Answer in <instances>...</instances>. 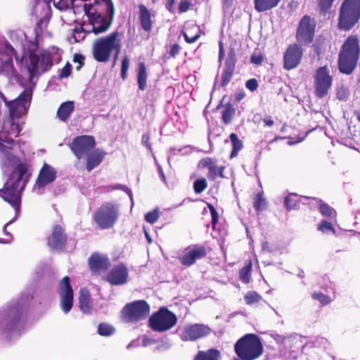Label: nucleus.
Segmentation results:
<instances>
[{
    "label": "nucleus",
    "mask_w": 360,
    "mask_h": 360,
    "mask_svg": "<svg viewBox=\"0 0 360 360\" xmlns=\"http://www.w3.org/2000/svg\"><path fill=\"white\" fill-rule=\"evenodd\" d=\"M32 91L25 89L16 98L7 103V108L11 117L17 118L24 115L30 106Z\"/></svg>",
    "instance_id": "nucleus-12"
},
{
    "label": "nucleus",
    "mask_w": 360,
    "mask_h": 360,
    "mask_svg": "<svg viewBox=\"0 0 360 360\" xmlns=\"http://www.w3.org/2000/svg\"><path fill=\"white\" fill-rule=\"evenodd\" d=\"M200 165L207 167L210 171L212 167H214L217 165V161L214 159L210 158H206L200 160Z\"/></svg>",
    "instance_id": "nucleus-53"
},
{
    "label": "nucleus",
    "mask_w": 360,
    "mask_h": 360,
    "mask_svg": "<svg viewBox=\"0 0 360 360\" xmlns=\"http://www.w3.org/2000/svg\"><path fill=\"white\" fill-rule=\"evenodd\" d=\"M160 216V212L158 209H155L151 212H149L145 214V220L151 224H153L155 223Z\"/></svg>",
    "instance_id": "nucleus-48"
},
{
    "label": "nucleus",
    "mask_w": 360,
    "mask_h": 360,
    "mask_svg": "<svg viewBox=\"0 0 360 360\" xmlns=\"http://www.w3.org/2000/svg\"><path fill=\"white\" fill-rule=\"evenodd\" d=\"M281 0H254L255 9L259 13L277 7Z\"/></svg>",
    "instance_id": "nucleus-32"
},
{
    "label": "nucleus",
    "mask_w": 360,
    "mask_h": 360,
    "mask_svg": "<svg viewBox=\"0 0 360 360\" xmlns=\"http://www.w3.org/2000/svg\"><path fill=\"white\" fill-rule=\"evenodd\" d=\"M360 20V0H343L338 15V27L348 31Z\"/></svg>",
    "instance_id": "nucleus-6"
},
{
    "label": "nucleus",
    "mask_w": 360,
    "mask_h": 360,
    "mask_svg": "<svg viewBox=\"0 0 360 360\" xmlns=\"http://www.w3.org/2000/svg\"><path fill=\"white\" fill-rule=\"evenodd\" d=\"M147 78L148 75L145 63L143 62H140L138 64L137 83L139 89L141 91H144L146 89Z\"/></svg>",
    "instance_id": "nucleus-33"
},
{
    "label": "nucleus",
    "mask_w": 360,
    "mask_h": 360,
    "mask_svg": "<svg viewBox=\"0 0 360 360\" xmlns=\"http://www.w3.org/2000/svg\"><path fill=\"white\" fill-rule=\"evenodd\" d=\"M115 333V328L106 323H101L98 327V333L101 336H110Z\"/></svg>",
    "instance_id": "nucleus-37"
},
{
    "label": "nucleus",
    "mask_w": 360,
    "mask_h": 360,
    "mask_svg": "<svg viewBox=\"0 0 360 360\" xmlns=\"http://www.w3.org/2000/svg\"><path fill=\"white\" fill-rule=\"evenodd\" d=\"M316 23L314 18L304 15L299 22L296 39L299 44L307 45L312 42Z\"/></svg>",
    "instance_id": "nucleus-13"
},
{
    "label": "nucleus",
    "mask_w": 360,
    "mask_h": 360,
    "mask_svg": "<svg viewBox=\"0 0 360 360\" xmlns=\"http://www.w3.org/2000/svg\"><path fill=\"white\" fill-rule=\"evenodd\" d=\"M207 187V181L205 179H197L194 181L193 188L196 193H202Z\"/></svg>",
    "instance_id": "nucleus-52"
},
{
    "label": "nucleus",
    "mask_w": 360,
    "mask_h": 360,
    "mask_svg": "<svg viewBox=\"0 0 360 360\" xmlns=\"http://www.w3.org/2000/svg\"><path fill=\"white\" fill-rule=\"evenodd\" d=\"M129 270L124 263L114 265L105 277V280L112 285H122L127 282Z\"/></svg>",
    "instance_id": "nucleus-18"
},
{
    "label": "nucleus",
    "mask_w": 360,
    "mask_h": 360,
    "mask_svg": "<svg viewBox=\"0 0 360 360\" xmlns=\"http://www.w3.org/2000/svg\"><path fill=\"white\" fill-rule=\"evenodd\" d=\"M234 114L235 109L231 105L226 106L222 112V120L226 124H229Z\"/></svg>",
    "instance_id": "nucleus-41"
},
{
    "label": "nucleus",
    "mask_w": 360,
    "mask_h": 360,
    "mask_svg": "<svg viewBox=\"0 0 360 360\" xmlns=\"http://www.w3.org/2000/svg\"><path fill=\"white\" fill-rule=\"evenodd\" d=\"M56 176V169L51 165L45 162L39 172L35 186L39 188H44L48 184L53 182Z\"/></svg>",
    "instance_id": "nucleus-22"
},
{
    "label": "nucleus",
    "mask_w": 360,
    "mask_h": 360,
    "mask_svg": "<svg viewBox=\"0 0 360 360\" xmlns=\"http://www.w3.org/2000/svg\"><path fill=\"white\" fill-rule=\"evenodd\" d=\"M211 216H212V224L213 226H214L216 225V224L217 223L218 218H219L218 213H217V210L211 212Z\"/></svg>",
    "instance_id": "nucleus-63"
},
{
    "label": "nucleus",
    "mask_w": 360,
    "mask_h": 360,
    "mask_svg": "<svg viewBox=\"0 0 360 360\" xmlns=\"http://www.w3.org/2000/svg\"><path fill=\"white\" fill-rule=\"evenodd\" d=\"M177 321L176 315L166 307H161L149 318L150 328L157 332H164L172 328Z\"/></svg>",
    "instance_id": "nucleus-10"
},
{
    "label": "nucleus",
    "mask_w": 360,
    "mask_h": 360,
    "mask_svg": "<svg viewBox=\"0 0 360 360\" xmlns=\"http://www.w3.org/2000/svg\"><path fill=\"white\" fill-rule=\"evenodd\" d=\"M236 63V54L233 50H231L227 58L226 59L224 70L221 76L222 86H226L231 81L235 70Z\"/></svg>",
    "instance_id": "nucleus-25"
},
{
    "label": "nucleus",
    "mask_w": 360,
    "mask_h": 360,
    "mask_svg": "<svg viewBox=\"0 0 360 360\" xmlns=\"http://www.w3.org/2000/svg\"><path fill=\"white\" fill-rule=\"evenodd\" d=\"M230 141L231 142V144H232V151H231V158H234L236 157L238 152L243 148V142L242 141H240L237 135L234 133H231L230 134Z\"/></svg>",
    "instance_id": "nucleus-36"
},
{
    "label": "nucleus",
    "mask_w": 360,
    "mask_h": 360,
    "mask_svg": "<svg viewBox=\"0 0 360 360\" xmlns=\"http://www.w3.org/2000/svg\"><path fill=\"white\" fill-rule=\"evenodd\" d=\"M139 9V20L141 27L144 31L150 32L153 29V20L152 18L154 17V15L143 4H140Z\"/></svg>",
    "instance_id": "nucleus-26"
},
{
    "label": "nucleus",
    "mask_w": 360,
    "mask_h": 360,
    "mask_svg": "<svg viewBox=\"0 0 360 360\" xmlns=\"http://www.w3.org/2000/svg\"><path fill=\"white\" fill-rule=\"evenodd\" d=\"M311 297L315 300H318L323 306H326L333 301V298L331 297L324 295L321 292H313L311 294Z\"/></svg>",
    "instance_id": "nucleus-38"
},
{
    "label": "nucleus",
    "mask_w": 360,
    "mask_h": 360,
    "mask_svg": "<svg viewBox=\"0 0 360 360\" xmlns=\"http://www.w3.org/2000/svg\"><path fill=\"white\" fill-rule=\"evenodd\" d=\"M129 68V58L125 56L123 57V59L122 60V65H121V78L123 80H125L127 77V71Z\"/></svg>",
    "instance_id": "nucleus-51"
},
{
    "label": "nucleus",
    "mask_w": 360,
    "mask_h": 360,
    "mask_svg": "<svg viewBox=\"0 0 360 360\" xmlns=\"http://www.w3.org/2000/svg\"><path fill=\"white\" fill-rule=\"evenodd\" d=\"M53 1V6L60 11H66L68 9H74V5L76 1H79L83 5V0H50Z\"/></svg>",
    "instance_id": "nucleus-35"
},
{
    "label": "nucleus",
    "mask_w": 360,
    "mask_h": 360,
    "mask_svg": "<svg viewBox=\"0 0 360 360\" xmlns=\"http://www.w3.org/2000/svg\"><path fill=\"white\" fill-rule=\"evenodd\" d=\"M89 266L90 270L94 274H100L101 271H105L109 265L110 261L107 257L99 255L98 253L92 254L89 259Z\"/></svg>",
    "instance_id": "nucleus-24"
},
{
    "label": "nucleus",
    "mask_w": 360,
    "mask_h": 360,
    "mask_svg": "<svg viewBox=\"0 0 360 360\" xmlns=\"http://www.w3.org/2000/svg\"><path fill=\"white\" fill-rule=\"evenodd\" d=\"M96 146L94 136L89 135H81L75 137L70 144V148L78 160L88 155Z\"/></svg>",
    "instance_id": "nucleus-14"
},
{
    "label": "nucleus",
    "mask_w": 360,
    "mask_h": 360,
    "mask_svg": "<svg viewBox=\"0 0 360 360\" xmlns=\"http://www.w3.org/2000/svg\"><path fill=\"white\" fill-rule=\"evenodd\" d=\"M223 167H218L217 165L212 167V169L209 171L208 177L212 180H214L217 177H223Z\"/></svg>",
    "instance_id": "nucleus-47"
},
{
    "label": "nucleus",
    "mask_w": 360,
    "mask_h": 360,
    "mask_svg": "<svg viewBox=\"0 0 360 360\" xmlns=\"http://www.w3.org/2000/svg\"><path fill=\"white\" fill-rule=\"evenodd\" d=\"M210 328L202 324H194L184 327L183 338L184 340H195L209 335Z\"/></svg>",
    "instance_id": "nucleus-23"
},
{
    "label": "nucleus",
    "mask_w": 360,
    "mask_h": 360,
    "mask_svg": "<svg viewBox=\"0 0 360 360\" xmlns=\"http://www.w3.org/2000/svg\"><path fill=\"white\" fill-rule=\"evenodd\" d=\"M74 109L73 101H65L59 106L57 110V116L60 120L65 122L70 117Z\"/></svg>",
    "instance_id": "nucleus-31"
},
{
    "label": "nucleus",
    "mask_w": 360,
    "mask_h": 360,
    "mask_svg": "<svg viewBox=\"0 0 360 360\" xmlns=\"http://www.w3.org/2000/svg\"><path fill=\"white\" fill-rule=\"evenodd\" d=\"M250 270L251 265L249 264L248 266H245L242 268L240 271V278L245 283H248L250 281Z\"/></svg>",
    "instance_id": "nucleus-50"
},
{
    "label": "nucleus",
    "mask_w": 360,
    "mask_h": 360,
    "mask_svg": "<svg viewBox=\"0 0 360 360\" xmlns=\"http://www.w3.org/2000/svg\"><path fill=\"white\" fill-rule=\"evenodd\" d=\"M235 352L243 360H255L263 352V347L259 338L254 334H247L235 345Z\"/></svg>",
    "instance_id": "nucleus-5"
},
{
    "label": "nucleus",
    "mask_w": 360,
    "mask_h": 360,
    "mask_svg": "<svg viewBox=\"0 0 360 360\" xmlns=\"http://www.w3.org/2000/svg\"><path fill=\"white\" fill-rule=\"evenodd\" d=\"M119 218V206L112 202H105L94 212L93 219L101 229L114 227Z\"/></svg>",
    "instance_id": "nucleus-7"
},
{
    "label": "nucleus",
    "mask_w": 360,
    "mask_h": 360,
    "mask_svg": "<svg viewBox=\"0 0 360 360\" xmlns=\"http://www.w3.org/2000/svg\"><path fill=\"white\" fill-rule=\"evenodd\" d=\"M31 175L28 165L20 163L14 168L4 188L0 190V196L13 207L16 215L20 210L22 192Z\"/></svg>",
    "instance_id": "nucleus-2"
},
{
    "label": "nucleus",
    "mask_w": 360,
    "mask_h": 360,
    "mask_svg": "<svg viewBox=\"0 0 360 360\" xmlns=\"http://www.w3.org/2000/svg\"><path fill=\"white\" fill-rule=\"evenodd\" d=\"M53 65L52 56L49 51H43L39 56L35 51H29L26 59L29 80H32L39 74V69L41 72L44 73L49 71Z\"/></svg>",
    "instance_id": "nucleus-8"
},
{
    "label": "nucleus",
    "mask_w": 360,
    "mask_h": 360,
    "mask_svg": "<svg viewBox=\"0 0 360 360\" xmlns=\"http://www.w3.org/2000/svg\"><path fill=\"white\" fill-rule=\"evenodd\" d=\"M0 75H4L9 79L16 78L18 72L14 67L11 56H7L6 59L0 60Z\"/></svg>",
    "instance_id": "nucleus-28"
},
{
    "label": "nucleus",
    "mask_w": 360,
    "mask_h": 360,
    "mask_svg": "<svg viewBox=\"0 0 360 360\" xmlns=\"http://www.w3.org/2000/svg\"><path fill=\"white\" fill-rule=\"evenodd\" d=\"M333 77L327 66L318 68L314 75V92L317 97L323 98L332 86Z\"/></svg>",
    "instance_id": "nucleus-11"
},
{
    "label": "nucleus",
    "mask_w": 360,
    "mask_h": 360,
    "mask_svg": "<svg viewBox=\"0 0 360 360\" xmlns=\"http://www.w3.org/2000/svg\"><path fill=\"white\" fill-rule=\"evenodd\" d=\"M245 86L250 91H253L258 87V82L256 79H250L246 82Z\"/></svg>",
    "instance_id": "nucleus-56"
},
{
    "label": "nucleus",
    "mask_w": 360,
    "mask_h": 360,
    "mask_svg": "<svg viewBox=\"0 0 360 360\" xmlns=\"http://www.w3.org/2000/svg\"><path fill=\"white\" fill-rule=\"evenodd\" d=\"M359 55V39L351 35L342 46L339 53L338 68L342 73L349 75L354 70Z\"/></svg>",
    "instance_id": "nucleus-4"
},
{
    "label": "nucleus",
    "mask_w": 360,
    "mask_h": 360,
    "mask_svg": "<svg viewBox=\"0 0 360 360\" xmlns=\"http://www.w3.org/2000/svg\"><path fill=\"white\" fill-rule=\"evenodd\" d=\"M68 234L65 229L60 224L52 226L51 233L47 238V245L51 250H63L67 245Z\"/></svg>",
    "instance_id": "nucleus-17"
},
{
    "label": "nucleus",
    "mask_w": 360,
    "mask_h": 360,
    "mask_svg": "<svg viewBox=\"0 0 360 360\" xmlns=\"http://www.w3.org/2000/svg\"><path fill=\"white\" fill-rule=\"evenodd\" d=\"M262 299L261 296L256 292L250 291L245 296V300L246 304H252L259 302Z\"/></svg>",
    "instance_id": "nucleus-46"
},
{
    "label": "nucleus",
    "mask_w": 360,
    "mask_h": 360,
    "mask_svg": "<svg viewBox=\"0 0 360 360\" xmlns=\"http://www.w3.org/2000/svg\"><path fill=\"white\" fill-rule=\"evenodd\" d=\"M51 1L36 0V4L32 9V14L35 16L39 27L47 24L52 16Z\"/></svg>",
    "instance_id": "nucleus-19"
},
{
    "label": "nucleus",
    "mask_w": 360,
    "mask_h": 360,
    "mask_svg": "<svg viewBox=\"0 0 360 360\" xmlns=\"http://www.w3.org/2000/svg\"><path fill=\"white\" fill-rule=\"evenodd\" d=\"M4 46L5 49L11 53V55L16 51L15 49L8 41L5 43Z\"/></svg>",
    "instance_id": "nucleus-64"
},
{
    "label": "nucleus",
    "mask_w": 360,
    "mask_h": 360,
    "mask_svg": "<svg viewBox=\"0 0 360 360\" xmlns=\"http://www.w3.org/2000/svg\"><path fill=\"white\" fill-rule=\"evenodd\" d=\"M122 37V33L114 31L106 36L96 39L92 45L94 58L99 63H107L114 52L116 59L121 51Z\"/></svg>",
    "instance_id": "nucleus-3"
},
{
    "label": "nucleus",
    "mask_w": 360,
    "mask_h": 360,
    "mask_svg": "<svg viewBox=\"0 0 360 360\" xmlns=\"http://www.w3.org/2000/svg\"><path fill=\"white\" fill-rule=\"evenodd\" d=\"M298 205L297 195L295 194H290L285 198V205L288 210L295 209Z\"/></svg>",
    "instance_id": "nucleus-42"
},
{
    "label": "nucleus",
    "mask_w": 360,
    "mask_h": 360,
    "mask_svg": "<svg viewBox=\"0 0 360 360\" xmlns=\"http://www.w3.org/2000/svg\"><path fill=\"white\" fill-rule=\"evenodd\" d=\"M192 6V4L187 1L181 0V13L186 12Z\"/></svg>",
    "instance_id": "nucleus-62"
},
{
    "label": "nucleus",
    "mask_w": 360,
    "mask_h": 360,
    "mask_svg": "<svg viewBox=\"0 0 360 360\" xmlns=\"http://www.w3.org/2000/svg\"><path fill=\"white\" fill-rule=\"evenodd\" d=\"M319 201L321 202L320 212L322 215L330 218H333L335 217V211L331 207L326 203H322L321 200Z\"/></svg>",
    "instance_id": "nucleus-40"
},
{
    "label": "nucleus",
    "mask_w": 360,
    "mask_h": 360,
    "mask_svg": "<svg viewBox=\"0 0 360 360\" xmlns=\"http://www.w3.org/2000/svg\"><path fill=\"white\" fill-rule=\"evenodd\" d=\"M206 248L202 245H191L187 248L181 257V264L190 266L196 261L205 257Z\"/></svg>",
    "instance_id": "nucleus-21"
},
{
    "label": "nucleus",
    "mask_w": 360,
    "mask_h": 360,
    "mask_svg": "<svg viewBox=\"0 0 360 360\" xmlns=\"http://www.w3.org/2000/svg\"><path fill=\"white\" fill-rule=\"evenodd\" d=\"M276 341L283 345V347L291 349L292 352L302 346V338L297 334L288 337L278 336Z\"/></svg>",
    "instance_id": "nucleus-30"
},
{
    "label": "nucleus",
    "mask_w": 360,
    "mask_h": 360,
    "mask_svg": "<svg viewBox=\"0 0 360 360\" xmlns=\"http://www.w3.org/2000/svg\"><path fill=\"white\" fill-rule=\"evenodd\" d=\"M79 307L80 310L86 314H90L93 309V304L91 301V294L86 288H82L79 295Z\"/></svg>",
    "instance_id": "nucleus-29"
},
{
    "label": "nucleus",
    "mask_w": 360,
    "mask_h": 360,
    "mask_svg": "<svg viewBox=\"0 0 360 360\" xmlns=\"http://www.w3.org/2000/svg\"><path fill=\"white\" fill-rule=\"evenodd\" d=\"M251 62L256 65H260L263 61V57L260 54L254 53L251 56Z\"/></svg>",
    "instance_id": "nucleus-58"
},
{
    "label": "nucleus",
    "mask_w": 360,
    "mask_h": 360,
    "mask_svg": "<svg viewBox=\"0 0 360 360\" xmlns=\"http://www.w3.org/2000/svg\"><path fill=\"white\" fill-rule=\"evenodd\" d=\"M319 231H321L323 233H328L329 231L332 232L333 234L335 233V231L331 224V223L322 220L318 226Z\"/></svg>",
    "instance_id": "nucleus-49"
},
{
    "label": "nucleus",
    "mask_w": 360,
    "mask_h": 360,
    "mask_svg": "<svg viewBox=\"0 0 360 360\" xmlns=\"http://www.w3.org/2000/svg\"><path fill=\"white\" fill-rule=\"evenodd\" d=\"M84 56L80 53H75L73 56V62L77 63L78 65L76 67V70H79L84 65Z\"/></svg>",
    "instance_id": "nucleus-55"
},
{
    "label": "nucleus",
    "mask_w": 360,
    "mask_h": 360,
    "mask_svg": "<svg viewBox=\"0 0 360 360\" xmlns=\"http://www.w3.org/2000/svg\"><path fill=\"white\" fill-rule=\"evenodd\" d=\"M58 292L60 307L65 314H68L72 308L74 300V292L70 285V279L68 276L60 281Z\"/></svg>",
    "instance_id": "nucleus-15"
},
{
    "label": "nucleus",
    "mask_w": 360,
    "mask_h": 360,
    "mask_svg": "<svg viewBox=\"0 0 360 360\" xmlns=\"http://www.w3.org/2000/svg\"><path fill=\"white\" fill-rule=\"evenodd\" d=\"M192 30H193V34H189L188 31H184V37L186 42L191 44L195 41L200 37L199 35V28L195 25H193Z\"/></svg>",
    "instance_id": "nucleus-39"
},
{
    "label": "nucleus",
    "mask_w": 360,
    "mask_h": 360,
    "mask_svg": "<svg viewBox=\"0 0 360 360\" xmlns=\"http://www.w3.org/2000/svg\"><path fill=\"white\" fill-rule=\"evenodd\" d=\"M150 305L146 300H136L127 303L123 307L120 317L125 323H136L146 319L150 313Z\"/></svg>",
    "instance_id": "nucleus-9"
},
{
    "label": "nucleus",
    "mask_w": 360,
    "mask_h": 360,
    "mask_svg": "<svg viewBox=\"0 0 360 360\" xmlns=\"http://www.w3.org/2000/svg\"><path fill=\"white\" fill-rule=\"evenodd\" d=\"M24 312V307L20 302L14 303L6 309L1 321L2 326L8 331L14 329L20 323Z\"/></svg>",
    "instance_id": "nucleus-16"
},
{
    "label": "nucleus",
    "mask_w": 360,
    "mask_h": 360,
    "mask_svg": "<svg viewBox=\"0 0 360 360\" xmlns=\"http://www.w3.org/2000/svg\"><path fill=\"white\" fill-rule=\"evenodd\" d=\"M302 53V49L300 46L296 44L290 45L284 54V68L286 70L296 68L301 60Z\"/></svg>",
    "instance_id": "nucleus-20"
},
{
    "label": "nucleus",
    "mask_w": 360,
    "mask_h": 360,
    "mask_svg": "<svg viewBox=\"0 0 360 360\" xmlns=\"http://www.w3.org/2000/svg\"><path fill=\"white\" fill-rule=\"evenodd\" d=\"M254 207L257 211L264 210L266 207V201L262 197L261 193H258L256 195L255 200L254 202Z\"/></svg>",
    "instance_id": "nucleus-44"
},
{
    "label": "nucleus",
    "mask_w": 360,
    "mask_h": 360,
    "mask_svg": "<svg viewBox=\"0 0 360 360\" xmlns=\"http://www.w3.org/2000/svg\"><path fill=\"white\" fill-rule=\"evenodd\" d=\"M86 30L83 27H76L73 30L71 38L73 39L75 43H78L85 38L84 32Z\"/></svg>",
    "instance_id": "nucleus-43"
},
{
    "label": "nucleus",
    "mask_w": 360,
    "mask_h": 360,
    "mask_svg": "<svg viewBox=\"0 0 360 360\" xmlns=\"http://www.w3.org/2000/svg\"><path fill=\"white\" fill-rule=\"evenodd\" d=\"M12 56H13V57L15 58V60L16 61V63L20 65H22L23 64V62H24V59H25V56H22V57H19L18 56V51H16L15 52H14Z\"/></svg>",
    "instance_id": "nucleus-61"
},
{
    "label": "nucleus",
    "mask_w": 360,
    "mask_h": 360,
    "mask_svg": "<svg viewBox=\"0 0 360 360\" xmlns=\"http://www.w3.org/2000/svg\"><path fill=\"white\" fill-rule=\"evenodd\" d=\"M105 153L100 148L92 150L88 155H86V169L91 172L95 167L98 166L103 161Z\"/></svg>",
    "instance_id": "nucleus-27"
},
{
    "label": "nucleus",
    "mask_w": 360,
    "mask_h": 360,
    "mask_svg": "<svg viewBox=\"0 0 360 360\" xmlns=\"http://www.w3.org/2000/svg\"><path fill=\"white\" fill-rule=\"evenodd\" d=\"M12 56H13V57L15 58V60L16 61V63L20 65H22L23 64V62H24V59H25V56H22V57H19L18 56V51H16L15 52H14Z\"/></svg>",
    "instance_id": "nucleus-60"
},
{
    "label": "nucleus",
    "mask_w": 360,
    "mask_h": 360,
    "mask_svg": "<svg viewBox=\"0 0 360 360\" xmlns=\"http://www.w3.org/2000/svg\"><path fill=\"white\" fill-rule=\"evenodd\" d=\"M72 72V65L70 63H67L65 66L62 68L59 75V79H63L68 77Z\"/></svg>",
    "instance_id": "nucleus-54"
},
{
    "label": "nucleus",
    "mask_w": 360,
    "mask_h": 360,
    "mask_svg": "<svg viewBox=\"0 0 360 360\" xmlns=\"http://www.w3.org/2000/svg\"><path fill=\"white\" fill-rule=\"evenodd\" d=\"M335 0H319L320 13L326 14L332 7Z\"/></svg>",
    "instance_id": "nucleus-45"
},
{
    "label": "nucleus",
    "mask_w": 360,
    "mask_h": 360,
    "mask_svg": "<svg viewBox=\"0 0 360 360\" xmlns=\"http://www.w3.org/2000/svg\"><path fill=\"white\" fill-rule=\"evenodd\" d=\"M179 51V46L177 44H173L169 51V54L172 57H175Z\"/></svg>",
    "instance_id": "nucleus-59"
},
{
    "label": "nucleus",
    "mask_w": 360,
    "mask_h": 360,
    "mask_svg": "<svg viewBox=\"0 0 360 360\" xmlns=\"http://www.w3.org/2000/svg\"><path fill=\"white\" fill-rule=\"evenodd\" d=\"M150 133H146L142 136L141 143L144 145L148 150H152L151 143L150 142Z\"/></svg>",
    "instance_id": "nucleus-57"
},
{
    "label": "nucleus",
    "mask_w": 360,
    "mask_h": 360,
    "mask_svg": "<svg viewBox=\"0 0 360 360\" xmlns=\"http://www.w3.org/2000/svg\"><path fill=\"white\" fill-rule=\"evenodd\" d=\"M82 7L87 17V22L84 21L83 25L90 27L86 33L98 35L108 31L115 13L112 0H95L94 4L84 3Z\"/></svg>",
    "instance_id": "nucleus-1"
},
{
    "label": "nucleus",
    "mask_w": 360,
    "mask_h": 360,
    "mask_svg": "<svg viewBox=\"0 0 360 360\" xmlns=\"http://www.w3.org/2000/svg\"><path fill=\"white\" fill-rule=\"evenodd\" d=\"M221 352L216 349H210L207 351H199L195 360H221Z\"/></svg>",
    "instance_id": "nucleus-34"
}]
</instances>
